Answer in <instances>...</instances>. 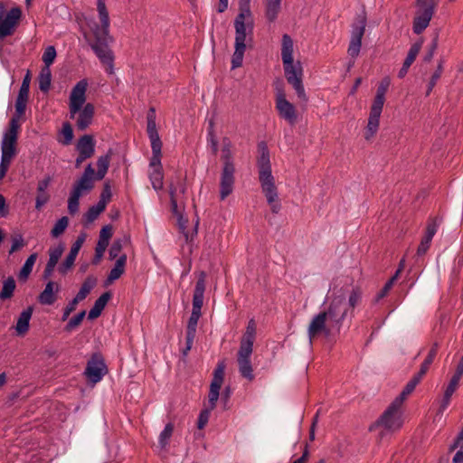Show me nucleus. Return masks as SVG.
Instances as JSON below:
<instances>
[{"instance_id": "1", "label": "nucleus", "mask_w": 463, "mask_h": 463, "mask_svg": "<svg viewBox=\"0 0 463 463\" xmlns=\"http://www.w3.org/2000/svg\"><path fill=\"white\" fill-rule=\"evenodd\" d=\"M97 9L100 25L95 24L91 28L95 42L90 43V47L101 63L107 66L106 71L112 73L114 55L109 45L113 42V38L109 35L110 21L105 0H97Z\"/></svg>"}, {"instance_id": "2", "label": "nucleus", "mask_w": 463, "mask_h": 463, "mask_svg": "<svg viewBox=\"0 0 463 463\" xmlns=\"http://www.w3.org/2000/svg\"><path fill=\"white\" fill-rule=\"evenodd\" d=\"M250 0H239V14L234 20L235 43L232 58V69L242 65L247 42H250L253 34L254 22L250 6Z\"/></svg>"}, {"instance_id": "3", "label": "nucleus", "mask_w": 463, "mask_h": 463, "mask_svg": "<svg viewBox=\"0 0 463 463\" xmlns=\"http://www.w3.org/2000/svg\"><path fill=\"white\" fill-rule=\"evenodd\" d=\"M88 80L83 79L72 88L69 98L70 118H76V127L79 130H85L92 123L95 107L86 102Z\"/></svg>"}, {"instance_id": "4", "label": "nucleus", "mask_w": 463, "mask_h": 463, "mask_svg": "<svg viewBox=\"0 0 463 463\" xmlns=\"http://www.w3.org/2000/svg\"><path fill=\"white\" fill-rule=\"evenodd\" d=\"M260 156L258 158L259 180L267 203L270 206L273 213H278L281 209L279 202L278 189L275 184V179L272 175L269 160V152L265 142L258 145Z\"/></svg>"}, {"instance_id": "5", "label": "nucleus", "mask_w": 463, "mask_h": 463, "mask_svg": "<svg viewBox=\"0 0 463 463\" xmlns=\"http://www.w3.org/2000/svg\"><path fill=\"white\" fill-rule=\"evenodd\" d=\"M294 43L288 34H283L281 42V59L283 62L285 77L293 89L298 99L304 102L307 101V96L303 85V69L299 61L294 62L293 59Z\"/></svg>"}, {"instance_id": "6", "label": "nucleus", "mask_w": 463, "mask_h": 463, "mask_svg": "<svg viewBox=\"0 0 463 463\" xmlns=\"http://www.w3.org/2000/svg\"><path fill=\"white\" fill-rule=\"evenodd\" d=\"M205 282L206 273L200 271L193 296V309L186 326L185 348L183 349L184 356H186L191 350L195 338L197 324L202 315L201 309L203 305Z\"/></svg>"}, {"instance_id": "7", "label": "nucleus", "mask_w": 463, "mask_h": 463, "mask_svg": "<svg viewBox=\"0 0 463 463\" xmlns=\"http://www.w3.org/2000/svg\"><path fill=\"white\" fill-rule=\"evenodd\" d=\"M232 143L228 137L222 139V162L221 179H220V199L223 201L233 191L235 183V164L232 153Z\"/></svg>"}, {"instance_id": "8", "label": "nucleus", "mask_w": 463, "mask_h": 463, "mask_svg": "<svg viewBox=\"0 0 463 463\" xmlns=\"http://www.w3.org/2000/svg\"><path fill=\"white\" fill-rule=\"evenodd\" d=\"M389 86V78H384L377 87L376 95L371 106L368 123L364 132V138L366 140L372 139L378 131L380 117L385 101V94Z\"/></svg>"}, {"instance_id": "9", "label": "nucleus", "mask_w": 463, "mask_h": 463, "mask_svg": "<svg viewBox=\"0 0 463 463\" xmlns=\"http://www.w3.org/2000/svg\"><path fill=\"white\" fill-rule=\"evenodd\" d=\"M399 402L400 401H393L380 418L369 427V430L373 431L377 428H383L387 431L394 432L400 430L403 420L402 405Z\"/></svg>"}, {"instance_id": "10", "label": "nucleus", "mask_w": 463, "mask_h": 463, "mask_svg": "<svg viewBox=\"0 0 463 463\" xmlns=\"http://www.w3.org/2000/svg\"><path fill=\"white\" fill-rule=\"evenodd\" d=\"M436 5V0H417L418 9L412 25L414 33L420 34L429 26Z\"/></svg>"}, {"instance_id": "11", "label": "nucleus", "mask_w": 463, "mask_h": 463, "mask_svg": "<svg viewBox=\"0 0 463 463\" xmlns=\"http://www.w3.org/2000/svg\"><path fill=\"white\" fill-rule=\"evenodd\" d=\"M21 17L19 7H13L5 14V5L0 2V42L14 33Z\"/></svg>"}, {"instance_id": "12", "label": "nucleus", "mask_w": 463, "mask_h": 463, "mask_svg": "<svg viewBox=\"0 0 463 463\" xmlns=\"http://www.w3.org/2000/svg\"><path fill=\"white\" fill-rule=\"evenodd\" d=\"M326 313V317L330 323V326L339 331L344 320L347 317L348 307L344 297H335L330 302Z\"/></svg>"}, {"instance_id": "13", "label": "nucleus", "mask_w": 463, "mask_h": 463, "mask_svg": "<svg viewBox=\"0 0 463 463\" xmlns=\"http://www.w3.org/2000/svg\"><path fill=\"white\" fill-rule=\"evenodd\" d=\"M275 108L279 116L289 125L294 126L298 121V111L295 106L287 99L285 90L282 88L276 89Z\"/></svg>"}, {"instance_id": "14", "label": "nucleus", "mask_w": 463, "mask_h": 463, "mask_svg": "<svg viewBox=\"0 0 463 463\" xmlns=\"http://www.w3.org/2000/svg\"><path fill=\"white\" fill-rule=\"evenodd\" d=\"M186 190L185 184L180 180L179 177H177L176 184L170 183L169 184V194H170V200H171V208L174 214L177 215L178 217V227L182 233L184 234L185 239L188 240V234L185 232V229L187 226V220L184 219L179 213H178V200L180 199V196L184 194Z\"/></svg>"}, {"instance_id": "15", "label": "nucleus", "mask_w": 463, "mask_h": 463, "mask_svg": "<svg viewBox=\"0 0 463 463\" xmlns=\"http://www.w3.org/2000/svg\"><path fill=\"white\" fill-rule=\"evenodd\" d=\"M366 26V16L365 14H360L356 17L355 22L353 24L351 41L348 47V54L355 58L358 56L362 45V38L365 32Z\"/></svg>"}, {"instance_id": "16", "label": "nucleus", "mask_w": 463, "mask_h": 463, "mask_svg": "<svg viewBox=\"0 0 463 463\" xmlns=\"http://www.w3.org/2000/svg\"><path fill=\"white\" fill-rule=\"evenodd\" d=\"M107 373L108 369L103 356L98 353L93 354L90 359L88 361L84 372L88 380L92 383H97L101 381Z\"/></svg>"}, {"instance_id": "17", "label": "nucleus", "mask_w": 463, "mask_h": 463, "mask_svg": "<svg viewBox=\"0 0 463 463\" xmlns=\"http://www.w3.org/2000/svg\"><path fill=\"white\" fill-rule=\"evenodd\" d=\"M225 373V364L224 362H219L213 371V376L210 384V391L208 394V409L213 410L216 407V402L220 396V390L223 383Z\"/></svg>"}, {"instance_id": "18", "label": "nucleus", "mask_w": 463, "mask_h": 463, "mask_svg": "<svg viewBox=\"0 0 463 463\" xmlns=\"http://www.w3.org/2000/svg\"><path fill=\"white\" fill-rule=\"evenodd\" d=\"M333 331H335V329L330 326V323L326 317V313H323L322 311L312 318L308 326L307 335L309 340L312 341L322 334L328 336Z\"/></svg>"}, {"instance_id": "19", "label": "nucleus", "mask_w": 463, "mask_h": 463, "mask_svg": "<svg viewBox=\"0 0 463 463\" xmlns=\"http://www.w3.org/2000/svg\"><path fill=\"white\" fill-rule=\"evenodd\" d=\"M94 180L96 179L95 170L91 164H89L80 177L74 184L72 191L80 194L90 192L94 187Z\"/></svg>"}, {"instance_id": "20", "label": "nucleus", "mask_w": 463, "mask_h": 463, "mask_svg": "<svg viewBox=\"0 0 463 463\" xmlns=\"http://www.w3.org/2000/svg\"><path fill=\"white\" fill-rule=\"evenodd\" d=\"M440 221L438 218H430L427 222V227L424 236L417 249V255H424L430 247L432 238L437 232Z\"/></svg>"}, {"instance_id": "21", "label": "nucleus", "mask_w": 463, "mask_h": 463, "mask_svg": "<svg viewBox=\"0 0 463 463\" xmlns=\"http://www.w3.org/2000/svg\"><path fill=\"white\" fill-rule=\"evenodd\" d=\"M20 129V124L16 121V118H11L9 121V128L5 132L1 150L16 151L15 146L18 138V132Z\"/></svg>"}, {"instance_id": "22", "label": "nucleus", "mask_w": 463, "mask_h": 463, "mask_svg": "<svg viewBox=\"0 0 463 463\" xmlns=\"http://www.w3.org/2000/svg\"><path fill=\"white\" fill-rule=\"evenodd\" d=\"M85 241V236L81 235L77 238V240L72 244L69 254L63 260V262L59 266L58 270L61 275L67 274V272L72 268L74 265L77 255L82 247V244Z\"/></svg>"}, {"instance_id": "23", "label": "nucleus", "mask_w": 463, "mask_h": 463, "mask_svg": "<svg viewBox=\"0 0 463 463\" xmlns=\"http://www.w3.org/2000/svg\"><path fill=\"white\" fill-rule=\"evenodd\" d=\"M251 354L252 352L240 350H238L237 354L239 373L243 378L249 381H252L254 379L253 368L250 360Z\"/></svg>"}, {"instance_id": "24", "label": "nucleus", "mask_w": 463, "mask_h": 463, "mask_svg": "<svg viewBox=\"0 0 463 463\" xmlns=\"http://www.w3.org/2000/svg\"><path fill=\"white\" fill-rule=\"evenodd\" d=\"M422 43V39H420L418 42H416L411 46L408 54L403 61V64L398 72V77L400 79L404 78L408 73L411 65L414 62L421 49Z\"/></svg>"}, {"instance_id": "25", "label": "nucleus", "mask_w": 463, "mask_h": 463, "mask_svg": "<svg viewBox=\"0 0 463 463\" xmlns=\"http://www.w3.org/2000/svg\"><path fill=\"white\" fill-rule=\"evenodd\" d=\"M60 291V287L53 281H49L45 288L38 296V301L42 305L51 306L57 300V294Z\"/></svg>"}, {"instance_id": "26", "label": "nucleus", "mask_w": 463, "mask_h": 463, "mask_svg": "<svg viewBox=\"0 0 463 463\" xmlns=\"http://www.w3.org/2000/svg\"><path fill=\"white\" fill-rule=\"evenodd\" d=\"M63 250L64 248L61 244L49 250V260L43 274L44 279H49L52 275L54 268L62 255Z\"/></svg>"}, {"instance_id": "27", "label": "nucleus", "mask_w": 463, "mask_h": 463, "mask_svg": "<svg viewBox=\"0 0 463 463\" xmlns=\"http://www.w3.org/2000/svg\"><path fill=\"white\" fill-rule=\"evenodd\" d=\"M76 150L79 154L90 158L95 153V140L90 135H84L79 138L76 144Z\"/></svg>"}, {"instance_id": "28", "label": "nucleus", "mask_w": 463, "mask_h": 463, "mask_svg": "<svg viewBox=\"0 0 463 463\" xmlns=\"http://www.w3.org/2000/svg\"><path fill=\"white\" fill-rule=\"evenodd\" d=\"M51 181V176H46L38 182L37 196L35 199V208L37 210H41L42 207L46 204L50 199V195L47 194L46 189L48 188Z\"/></svg>"}, {"instance_id": "29", "label": "nucleus", "mask_w": 463, "mask_h": 463, "mask_svg": "<svg viewBox=\"0 0 463 463\" xmlns=\"http://www.w3.org/2000/svg\"><path fill=\"white\" fill-rule=\"evenodd\" d=\"M33 312V307H28L20 314L15 326L18 335H24L28 332Z\"/></svg>"}, {"instance_id": "30", "label": "nucleus", "mask_w": 463, "mask_h": 463, "mask_svg": "<svg viewBox=\"0 0 463 463\" xmlns=\"http://www.w3.org/2000/svg\"><path fill=\"white\" fill-rule=\"evenodd\" d=\"M126 263H127V255L126 254L120 255L118 258V260H116L115 266L110 270V272L107 278L106 284H110L121 277V275L125 271Z\"/></svg>"}, {"instance_id": "31", "label": "nucleus", "mask_w": 463, "mask_h": 463, "mask_svg": "<svg viewBox=\"0 0 463 463\" xmlns=\"http://www.w3.org/2000/svg\"><path fill=\"white\" fill-rule=\"evenodd\" d=\"M111 298L110 292L103 293L94 303L92 308L90 310L88 317L89 319H95L99 317L106 307L107 303Z\"/></svg>"}, {"instance_id": "32", "label": "nucleus", "mask_w": 463, "mask_h": 463, "mask_svg": "<svg viewBox=\"0 0 463 463\" xmlns=\"http://www.w3.org/2000/svg\"><path fill=\"white\" fill-rule=\"evenodd\" d=\"M282 0H265V16L269 23L278 18L280 12Z\"/></svg>"}, {"instance_id": "33", "label": "nucleus", "mask_w": 463, "mask_h": 463, "mask_svg": "<svg viewBox=\"0 0 463 463\" xmlns=\"http://www.w3.org/2000/svg\"><path fill=\"white\" fill-rule=\"evenodd\" d=\"M130 243V237L127 234L123 235L121 238L116 239L109 251V259L114 260L119 257V253L122 248Z\"/></svg>"}, {"instance_id": "34", "label": "nucleus", "mask_w": 463, "mask_h": 463, "mask_svg": "<svg viewBox=\"0 0 463 463\" xmlns=\"http://www.w3.org/2000/svg\"><path fill=\"white\" fill-rule=\"evenodd\" d=\"M37 260V253H33L31 254L27 260H25V262L24 263L22 269H20L19 273H18V279L20 281H26L30 276V274L32 273V270H33V265L35 263Z\"/></svg>"}, {"instance_id": "35", "label": "nucleus", "mask_w": 463, "mask_h": 463, "mask_svg": "<svg viewBox=\"0 0 463 463\" xmlns=\"http://www.w3.org/2000/svg\"><path fill=\"white\" fill-rule=\"evenodd\" d=\"M97 284V279L93 276H89L86 278L84 282L82 283L79 292L75 296V298H77L80 301H82L87 298V296L90 294L91 289L96 286Z\"/></svg>"}, {"instance_id": "36", "label": "nucleus", "mask_w": 463, "mask_h": 463, "mask_svg": "<svg viewBox=\"0 0 463 463\" xmlns=\"http://www.w3.org/2000/svg\"><path fill=\"white\" fill-rule=\"evenodd\" d=\"M15 287V280L13 277H8L5 279L0 292V299L5 300L11 298L14 296Z\"/></svg>"}, {"instance_id": "37", "label": "nucleus", "mask_w": 463, "mask_h": 463, "mask_svg": "<svg viewBox=\"0 0 463 463\" xmlns=\"http://www.w3.org/2000/svg\"><path fill=\"white\" fill-rule=\"evenodd\" d=\"M110 162V155L101 156L97 160L98 171L95 172L96 179L101 180L105 177Z\"/></svg>"}, {"instance_id": "38", "label": "nucleus", "mask_w": 463, "mask_h": 463, "mask_svg": "<svg viewBox=\"0 0 463 463\" xmlns=\"http://www.w3.org/2000/svg\"><path fill=\"white\" fill-rule=\"evenodd\" d=\"M105 209L106 207L104 206L103 202H98L97 204L90 207L87 213L83 215L85 222H93L99 217V215L105 211Z\"/></svg>"}, {"instance_id": "39", "label": "nucleus", "mask_w": 463, "mask_h": 463, "mask_svg": "<svg viewBox=\"0 0 463 463\" xmlns=\"http://www.w3.org/2000/svg\"><path fill=\"white\" fill-rule=\"evenodd\" d=\"M29 96H25L23 94H18L15 100V112L12 118H16V121L19 122V119L24 115L26 110V105L28 102Z\"/></svg>"}, {"instance_id": "40", "label": "nucleus", "mask_w": 463, "mask_h": 463, "mask_svg": "<svg viewBox=\"0 0 463 463\" xmlns=\"http://www.w3.org/2000/svg\"><path fill=\"white\" fill-rule=\"evenodd\" d=\"M149 179L153 188L156 191L163 189L164 185V174L163 168H155L149 172Z\"/></svg>"}, {"instance_id": "41", "label": "nucleus", "mask_w": 463, "mask_h": 463, "mask_svg": "<svg viewBox=\"0 0 463 463\" xmlns=\"http://www.w3.org/2000/svg\"><path fill=\"white\" fill-rule=\"evenodd\" d=\"M151 148H152V157L150 159V164H149L150 167L152 169L163 168L162 164H161L162 143L156 142L155 144H151Z\"/></svg>"}, {"instance_id": "42", "label": "nucleus", "mask_w": 463, "mask_h": 463, "mask_svg": "<svg viewBox=\"0 0 463 463\" xmlns=\"http://www.w3.org/2000/svg\"><path fill=\"white\" fill-rule=\"evenodd\" d=\"M256 339V334L244 333L240 342V351L253 352V344Z\"/></svg>"}, {"instance_id": "43", "label": "nucleus", "mask_w": 463, "mask_h": 463, "mask_svg": "<svg viewBox=\"0 0 463 463\" xmlns=\"http://www.w3.org/2000/svg\"><path fill=\"white\" fill-rule=\"evenodd\" d=\"M68 224H69L68 217L63 216L61 219H59L51 231L52 236L54 238H57L60 235H61L65 232Z\"/></svg>"}, {"instance_id": "44", "label": "nucleus", "mask_w": 463, "mask_h": 463, "mask_svg": "<svg viewBox=\"0 0 463 463\" xmlns=\"http://www.w3.org/2000/svg\"><path fill=\"white\" fill-rule=\"evenodd\" d=\"M173 431L174 425L172 423H167L165 426L163 431L159 435V445L161 446L162 449H165L168 445Z\"/></svg>"}, {"instance_id": "45", "label": "nucleus", "mask_w": 463, "mask_h": 463, "mask_svg": "<svg viewBox=\"0 0 463 463\" xmlns=\"http://www.w3.org/2000/svg\"><path fill=\"white\" fill-rule=\"evenodd\" d=\"M61 134L63 137L62 140H59L61 144L68 146L71 143L73 139V129L71 125L69 122H64L62 125V128L61 130Z\"/></svg>"}, {"instance_id": "46", "label": "nucleus", "mask_w": 463, "mask_h": 463, "mask_svg": "<svg viewBox=\"0 0 463 463\" xmlns=\"http://www.w3.org/2000/svg\"><path fill=\"white\" fill-rule=\"evenodd\" d=\"M146 131L151 144H155L156 142L162 143L156 129V120L151 119L147 121Z\"/></svg>"}, {"instance_id": "47", "label": "nucleus", "mask_w": 463, "mask_h": 463, "mask_svg": "<svg viewBox=\"0 0 463 463\" xmlns=\"http://www.w3.org/2000/svg\"><path fill=\"white\" fill-rule=\"evenodd\" d=\"M207 142L211 147L212 153L215 156L218 152V140L214 134L213 121H210V127L207 134Z\"/></svg>"}, {"instance_id": "48", "label": "nucleus", "mask_w": 463, "mask_h": 463, "mask_svg": "<svg viewBox=\"0 0 463 463\" xmlns=\"http://www.w3.org/2000/svg\"><path fill=\"white\" fill-rule=\"evenodd\" d=\"M81 194L75 193L73 191L71 192L69 200H68V211L71 214H75L79 211L80 205V197Z\"/></svg>"}, {"instance_id": "49", "label": "nucleus", "mask_w": 463, "mask_h": 463, "mask_svg": "<svg viewBox=\"0 0 463 463\" xmlns=\"http://www.w3.org/2000/svg\"><path fill=\"white\" fill-rule=\"evenodd\" d=\"M362 299V290L359 288H354L348 298L347 307L354 309Z\"/></svg>"}, {"instance_id": "50", "label": "nucleus", "mask_w": 463, "mask_h": 463, "mask_svg": "<svg viewBox=\"0 0 463 463\" xmlns=\"http://www.w3.org/2000/svg\"><path fill=\"white\" fill-rule=\"evenodd\" d=\"M417 385L418 384L416 383V381L410 380L405 385L401 394L397 398H395L394 401H400L399 404L402 405L403 401L407 398L408 395H410L415 390Z\"/></svg>"}, {"instance_id": "51", "label": "nucleus", "mask_w": 463, "mask_h": 463, "mask_svg": "<svg viewBox=\"0 0 463 463\" xmlns=\"http://www.w3.org/2000/svg\"><path fill=\"white\" fill-rule=\"evenodd\" d=\"M442 72H443L442 61H439L436 71L432 74L430 80L428 84V90H427L426 95H430V93L432 91L434 86L436 85L437 81L440 78Z\"/></svg>"}, {"instance_id": "52", "label": "nucleus", "mask_w": 463, "mask_h": 463, "mask_svg": "<svg viewBox=\"0 0 463 463\" xmlns=\"http://www.w3.org/2000/svg\"><path fill=\"white\" fill-rule=\"evenodd\" d=\"M85 316H86V311L82 310L81 312L78 313L76 316L71 317L70 319V321L67 323V325L65 326V330L70 332V331L73 330L75 327L79 326L81 324Z\"/></svg>"}, {"instance_id": "53", "label": "nucleus", "mask_w": 463, "mask_h": 463, "mask_svg": "<svg viewBox=\"0 0 463 463\" xmlns=\"http://www.w3.org/2000/svg\"><path fill=\"white\" fill-rule=\"evenodd\" d=\"M26 245V242L24 240L22 234H14L12 236V246L9 250V254H13L14 252L21 250Z\"/></svg>"}, {"instance_id": "54", "label": "nucleus", "mask_w": 463, "mask_h": 463, "mask_svg": "<svg viewBox=\"0 0 463 463\" xmlns=\"http://www.w3.org/2000/svg\"><path fill=\"white\" fill-rule=\"evenodd\" d=\"M55 57L56 50L54 46L51 45L44 50L42 59L44 62V65L51 66L53 63Z\"/></svg>"}, {"instance_id": "55", "label": "nucleus", "mask_w": 463, "mask_h": 463, "mask_svg": "<svg viewBox=\"0 0 463 463\" xmlns=\"http://www.w3.org/2000/svg\"><path fill=\"white\" fill-rule=\"evenodd\" d=\"M112 235H113L112 226L106 225V226L102 227V229L100 230L98 241L104 243L106 245H109V240L111 239Z\"/></svg>"}, {"instance_id": "56", "label": "nucleus", "mask_w": 463, "mask_h": 463, "mask_svg": "<svg viewBox=\"0 0 463 463\" xmlns=\"http://www.w3.org/2000/svg\"><path fill=\"white\" fill-rule=\"evenodd\" d=\"M107 247H108V245H106L104 243H101L99 241L97 242V245L95 248V255L92 259V264L98 265L100 262Z\"/></svg>"}, {"instance_id": "57", "label": "nucleus", "mask_w": 463, "mask_h": 463, "mask_svg": "<svg viewBox=\"0 0 463 463\" xmlns=\"http://www.w3.org/2000/svg\"><path fill=\"white\" fill-rule=\"evenodd\" d=\"M31 79V72L30 71H27L26 74L23 79L22 85L20 87L18 94L29 96Z\"/></svg>"}, {"instance_id": "58", "label": "nucleus", "mask_w": 463, "mask_h": 463, "mask_svg": "<svg viewBox=\"0 0 463 463\" xmlns=\"http://www.w3.org/2000/svg\"><path fill=\"white\" fill-rule=\"evenodd\" d=\"M211 411L212 410L206 408L200 412L198 420H197V428L198 429L202 430L206 426V424L209 420Z\"/></svg>"}, {"instance_id": "59", "label": "nucleus", "mask_w": 463, "mask_h": 463, "mask_svg": "<svg viewBox=\"0 0 463 463\" xmlns=\"http://www.w3.org/2000/svg\"><path fill=\"white\" fill-rule=\"evenodd\" d=\"M112 196L111 188L109 184L106 183L103 186V190L100 194V198L99 202H103L104 206H107V203L110 201Z\"/></svg>"}, {"instance_id": "60", "label": "nucleus", "mask_w": 463, "mask_h": 463, "mask_svg": "<svg viewBox=\"0 0 463 463\" xmlns=\"http://www.w3.org/2000/svg\"><path fill=\"white\" fill-rule=\"evenodd\" d=\"M437 48H438V36H435L429 47V51L424 55V58H423L424 61L430 62L431 61Z\"/></svg>"}, {"instance_id": "61", "label": "nucleus", "mask_w": 463, "mask_h": 463, "mask_svg": "<svg viewBox=\"0 0 463 463\" xmlns=\"http://www.w3.org/2000/svg\"><path fill=\"white\" fill-rule=\"evenodd\" d=\"M80 302V300H78L77 298H73L67 306L66 307L64 308V311H63V315H62V320L65 321L69 316L71 315V313H72L75 309H76V307L78 305V303Z\"/></svg>"}, {"instance_id": "62", "label": "nucleus", "mask_w": 463, "mask_h": 463, "mask_svg": "<svg viewBox=\"0 0 463 463\" xmlns=\"http://www.w3.org/2000/svg\"><path fill=\"white\" fill-rule=\"evenodd\" d=\"M16 151L2 150L1 164L9 168L13 157Z\"/></svg>"}, {"instance_id": "63", "label": "nucleus", "mask_w": 463, "mask_h": 463, "mask_svg": "<svg viewBox=\"0 0 463 463\" xmlns=\"http://www.w3.org/2000/svg\"><path fill=\"white\" fill-rule=\"evenodd\" d=\"M52 78L45 76H39V89L43 92H48L51 87Z\"/></svg>"}, {"instance_id": "64", "label": "nucleus", "mask_w": 463, "mask_h": 463, "mask_svg": "<svg viewBox=\"0 0 463 463\" xmlns=\"http://www.w3.org/2000/svg\"><path fill=\"white\" fill-rule=\"evenodd\" d=\"M393 287V284H392V281H387L383 288L379 291V293L376 295V301H379L380 299L383 298L388 295L392 288Z\"/></svg>"}]
</instances>
